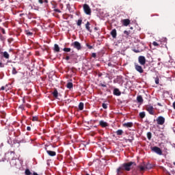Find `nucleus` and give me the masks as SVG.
Listing matches in <instances>:
<instances>
[{
	"mask_svg": "<svg viewBox=\"0 0 175 175\" xmlns=\"http://www.w3.org/2000/svg\"><path fill=\"white\" fill-rule=\"evenodd\" d=\"M134 162L124 163L117 169V174H124V172H129L132 165H134Z\"/></svg>",
	"mask_w": 175,
	"mask_h": 175,
	"instance_id": "obj_1",
	"label": "nucleus"
},
{
	"mask_svg": "<svg viewBox=\"0 0 175 175\" xmlns=\"http://www.w3.org/2000/svg\"><path fill=\"white\" fill-rule=\"evenodd\" d=\"M145 109L149 114L154 116V107H152V105H148L146 106Z\"/></svg>",
	"mask_w": 175,
	"mask_h": 175,
	"instance_id": "obj_2",
	"label": "nucleus"
},
{
	"mask_svg": "<svg viewBox=\"0 0 175 175\" xmlns=\"http://www.w3.org/2000/svg\"><path fill=\"white\" fill-rule=\"evenodd\" d=\"M83 10L85 13V14L91 15V8H90L89 5L84 4L83 5Z\"/></svg>",
	"mask_w": 175,
	"mask_h": 175,
	"instance_id": "obj_3",
	"label": "nucleus"
},
{
	"mask_svg": "<svg viewBox=\"0 0 175 175\" xmlns=\"http://www.w3.org/2000/svg\"><path fill=\"white\" fill-rule=\"evenodd\" d=\"M71 46L74 47V49H77V50H81V44L80 42L75 41L71 44Z\"/></svg>",
	"mask_w": 175,
	"mask_h": 175,
	"instance_id": "obj_4",
	"label": "nucleus"
},
{
	"mask_svg": "<svg viewBox=\"0 0 175 175\" xmlns=\"http://www.w3.org/2000/svg\"><path fill=\"white\" fill-rule=\"evenodd\" d=\"M152 151L156 154H158V155H162V150H161V148H158L157 146L152 147Z\"/></svg>",
	"mask_w": 175,
	"mask_h": 175,
	"instance_id": "obj_5",
	"label": "nucleus"
},
{
	"mask_svg": "<svg viewBox=\"0 0 175 175\" xmlns=\"http://www.w3.org/2000/svg\"><path fill=\"white\" fill-rule=\"evenodd\" d=\"M157 122L159 125H163L165 124V118L163 116H159L157 119Z\"/></svg>",
	"mask_w": 175,
	"mask_h": 175,
	"instance_id": "obj_6",
	"label": "nucleus"
},
{
	"mask_svg": "<svg viewBox=\"0 0 175 175\" xmlns=\"http://www.w3.org/2000/svg\"><path fill=\"white\" fill-rule=\"evenodd\" d=\"M135 68L137 72H139V73H143V72H144L143 68L137 64H135Z\"/></svg>",
	"mask_w": 175,
	"mask_h": 175,
	"instance_id": "obj_7",
	"label": "nucleus"
},
{
	"mask_svg": "<svg viewBox=\"0 0 175 175\" xmlns=\"http://www.w3.org/2000/svg\"><path fill=\"white\" fill-rule=\"evenodd\" d=\"M138 61L140 65H146V57L144 56H139Z\"/></svg>",
	"mask_w": 175,
	"mask_h": 175,
	"instance_id": "obj_8",
	"label": "nucleus"
},
{
	"mask_svg": "<svg viewBox=\"0 0 175 175\" xmlns=\"http://www.w3.org/2000/svg\"><path fill=\"white\" fill-rule=\"evenodd\" d=\"M99 125L102 126V128H106V126H109V124L104 120H100L99 122Z\"/></svg>",
	"mask_w": 175,
	"mask_h": 175,
	"instance_id": "obj_9",
	"label": "nucleus"
},
{
	"mask_svg": "<svg viewBox=\"0 0 175 175\" xmlns=\"http://www.w3.org/2000/svg\"><path fill=\"white\" fill-rule=\"evenodd\" d=\"M122 23L124 27H128V25L131 24V21H129V19H124L122 21Z\"/></svg>",
	"mask_w": 175,
	"mask_h": 175,
	"instance_id": "obj_10",
	"label": "nucleus"
},
{
	"mask_svg": "<svg viewBox=\"0 0 175 175\" xmlns=\"http://www.w3.org/2000/svg\"><path fill=\"white\" fill-rule=\"evenodd\" d=\"M46 152L50 157H55L57 155L55 151L46 150Z\"/></svg>",
	"mask_w": 175,
	"mask_h": 175,
	"instance_id": "obj_11",
	"label": "nucleus"
},
{
	"mask_svg": "<svg viewBox=\"0 0 175 175\" xmlns=\"http://www.w3.org/2000/svg\"><path fill=\"white\" fill-rule=\"evenodd\" d=\"M113 95H116V96H120L121 95V92L118 88L113 90Z\"/></svg>",
	"mask_w": 175,
	"mask_h": 175,
	"instance_id": "obj_12",
	"label": "nucleus"
},
{
	"mask_svg": "<svg viewBox=\"0 0 175 175\" xmlns=\"http://www.w3.org/2000/svg\"><path fill=\"white\" fill-rule=\"evenodd\" d=\"M123 126H125L126 128H132V126H133V122L124 123Z\"/></svg>",
	"mask_w": 175,
	"mask_h": 175,
	"instance_id": "obj_13",
	"label": "nucleus"
},
{
	"mask_svg": "<svg viewBox=\"0 0 175 175\" xmlns=\"http://www.w3.org/2000/svg\"><path fill=\"white\" fill-rule=\"evenodd\" d=\"M111 35L113 38H116L117 37V30L116 29H113L111 31Z\"/></svg>",
	"mask_w": 175,
	"mask_h": 175,
	"instance_id": "obj_14",
	"label": "nucleus"
},
{
	"mask_svg": "<svg viewBox=\"0 0 175 175\" xmlns=\"http://www.w3.org/2000/svg\"><path fill=\"white\" fill-rule=\"evenodd\" d=\"M137 100L138 103H143V102H144L143 97L142 96H138L137 97Z\"/></svg>",
	"mask_w": 175,
	"mask_h": 175,
	"instance_id": "obj_15",
	"label": "nucleus"
},
{
	"mask_svg": "<svg viewBox=\"0 0 175 175\" xmlns=\"http://www.w3.org/2000/svg\"><path fill=\"white\" fill-rule=\"evenodd\" d=\"M54 50L57 53H59V46H58V44H55V45H54Z\"/></svg>",
	"mask_w": 175,
	"mask_h": 175,
	"instance_id": "obj_16",
	"label": "nucleus"
},
{
	"mask_svg": "<svg viewBox=\"0 0 175 175\" xmlns=\"http://www.w3.org/2000/svg\"><path fill=\"white\" fill-rule=\"evenodd\" d=\"M53 95L55 98H58V91L55 90L53 92Z\"/></svg>",
	"mask_w": 175,
	"mask_h": 175,
	"instance_id": "obj_17",
	"label": "nucleus"
},
{
	"mask_svg": "<svg viewBox=\"0 0 175 175\" xmlns=\"http://www.w3.org/2000/svg\"><path fill=\"white\" fill-rule=\"evenodd\" d=\"M124 133V131L122 130H118L116 131V135H118V136H121V135H122Z\"/></svg>",
	"mask_w": 175,
	"mask_h": 175,
	"instance_id": "obj_18",
	"label": "nucleus"
},
{
	"mask_svg": "<svg viewBox=\"0 0 175 175\" xmlns=\"http://www.w3.org/2000/svg\"><path fill=\"white\" fill-rule=\"evenodd\" d=\"M79 110H83L84 109V103H80L79 105Z\"/></svg>",
	"mask_w": 175,
	"mask_h": 175,
	"instance_id": "obj_19",
	"label": "nucleus"
},
{
	"mask_svg": "<svg viewBox=\"0 0 175 175\" xmlns=\"http://www.w3.org/2000/svg\"><path fill=\"white\" fill-rule=\"evenodd\" d=\"M139 167L141 172H143L146 169V164L141 165Z\"/></svg>",
	"mask_w": 175,
	"mask_h": 175,
	"instance_id": "obj_20",
	"label": "nucleus"
},
{
	"mask_svg": "<svg viewBox=\"0 0 175 175\" xmlns=\"http://www.w3.org/2000/svg\"><path fill=\"white\" fill-rule=\"evenodd\" d=\"M3 57H4V58H6V59H9V53H8V52L5 51L3 53Z\"/></svg>",
	"mask_w": 175,
	"mask_h": 175,
	"instance_id": "obj_21",
	"label": "nucleus"
},
{
	"mask_svg": "<svg viewBox=\"0 0 175 175\" xmlns=\"http://www.w3.org/2000/svg\"><path fill=\"white\" fill-rule=\"evenodd\" d=\"M73 88V83L68 82L67 83V88H69L70 90V88Z\"/></svg>",
	"mask_w": 175,
	"mask_h": 175,
	"instance_id": "obj_22",
	"label": "nucleus"
},
{
	"mask_svg": "<svg viewBox=\"0 0 175 175\" xmlns=\"http://www.w3.org/2000/svg\"><path fill=\"white\" fill-rule=\"evenodd\" d=\"M139 117L141 118H144V117H146V112L143 111V112L139 113Z\"/></svg>",
	"mask_w": 175,
	"mask_h": 175,
	"instance_id": "obj_23",
	"label": "nucleus"
},
{
	"mask_svg": "<svg viewBox=\"0 0 175 175\" xmlns=\"http://www.w3.org/2000/svg\"><path fill=\"white\" fill-rule=\"evenodd\" d=\"M25 173L26 175H33V174H32L29 170H26Z\"/></svg>",
	"mask_w": 175,
	"mask_h": 175,
	"instance_id": "obj_24",
	"label": "nucleus"
},
{
	"mask_svg": "<svg viewBox=\"0 0 175 175\" xmlns=\"http://www.w3.org/2000/svg\"><path fill=\"white\" fill-rule=\"evenodd\" d=\"M85 28L87 30L90 31V22H87V23L85 24Z\"/></svg>",
	"mask_w": 175,
	"mask_h": 175,
	"instance_id": "obj_25",
	"label": "nucleus"
},
{
	"mask_svg": "<svg viewBox=\"0 0 175 175\" xmlns=\"http://www.w3.org/2000/svg\"><path fill=\"white\" fill-rule=\"evenodd\" d=\"M81 23H83V20L79 19L77 23L78 27H80L81 25Z\"/></svg>",
	"mask_w": 175,
	"mask_h": 175,
	"instance_id": "obj_26",
	"label": "nucleus"
},
{
	"mask_svg": "<svg viewBox=\"0 0 175 175\" xmlns=\"http://www.w3.org/2000/svg\"><path fill=\"white\" fill-rule=\"evenodd\" d=\"M70 48H64V49H63V51H66V53H69V52H70Z\"/></svg>",
	"mask_w": 175,
	"mask_h": 175,
	"instance_id": "obj_27",
	"label": "nucleus"
},
{
	"mask_svg": "<svg viewBox=\"0 0 175 175\" xmlns=\"http://www.w3.org/2000/svg\"><path fill=\"white\" fill-rule=\"evenodd\" d=\"M151 137H152L151 133H150V132H148V133H147V137H148V140H150V139H151Z\"/></svg>",
	"mask_w": 175,
	"mask_h": 175,
	"instance_id": "obj_28",
	"label": "nucleus"
},
{
	"mask_svg": "<svg viewBox=\"0 0 175 175\" xmlns=\"http://www.w3.org/2000/svg\"><path fill=\"white\" fill-rule=\"evenodd\" d=\"M146 169H151L152 167L151 166V164H145Z\"/></svg>",
	"mask_w": 175,
	"mask_h": 175,
	"instance_id": "obj_29",
	"label": "nucleus"
},
{
	"mask_svg": "<svg viewBox=\"0 0 175 175\" xmlns=\"http://www.w3.org/2000/svg\"><path fill=\"white\" fill-rule=\"evenodd\" d=\"M26 35H27V36H32V35H33V33L31 31H26Z\"/></svg>",
	"mask_w": 175,
	"mask_h": 175,
	"instance_id": "obj_30",
	"label": "nucleus"
},
{
	"mask_svg": "<svg viewBox=\"0 0 175 175\" xmlns=\"http://www.w3.org/2000/svg\"><path fill=\"white\" fill-rule=\"evenodd\" d=\"M124 35H126V36L127 37V36H129V33H131V32H130V31H126V30H125V31H124Z\"/></svg>",
	"mask_w": 175,
	"mask_h": 175,
	"instance_id": "obj_31",
	"label": "nucleus"
},
{
	"mask_svg": "<svg viewBox=\"0 0 175 175\" xmlns=\"http://www.w3.org/2000/svg\"><path fill=\"white\" fill-rule=\"evenodd\" d=\"M17 74V71L16 70V68H12V75H16Z\"/></svg>",
	"mask_w": 175,
	"mask_h": 175,
	"instance_id": "obj_32",
	"label": "nucleus"
},
{
	"mask_svg": "<svg viewBox=\"0 0 175 175\" xmlns=\"http://www.w3.org/2000/svg\"><path fill=\"white\" fill-rule=\"evenodd\" d=\"M155 83H156V84H159V78H158V77L155 78Z\"/></svg>",
	"mask_w": 175,
	"mask_h": 175,
	"instance_id": "obj_33",
	"label": "nucleus"
},
{
	"mask_svg": "<svg viewBox=\"0 0 175 175\" xmlns=\"http://www.w3.org/2000/svg\"><path fill=\"white\" fill-rule=\"evenodd\" d=\"M102 106H103V107L104 109H107V104H106V103H103Z\"/></svg>",
	"mask_w": 175,
	"mask_h": 175,
	"instance_id": "obj_34",
	"label": "nucleus"
},
{
	"mask_svg": "<svg viewBox=\"0 0 175 175\" xmlns=\"http://www.w3.org/2000/svg\"><path fill=\"white\" fill-rule=\"evenodd\" d=\"M92 57L93 58H95V57H96V53H93L92 54Z\"/></svg>",
	"mask_w": 175,
	"mask_h": 175,
	"instance_id": "obj_35",
	"label": "nucleus"
},
{
	"mask_svg": "<svg viewBox=\"0 0 175 175\" xmlns=\"http://www.w3.org/2000/svg\"><path fill=\"white\" fill-rule=\"evenodd\" d=\"M33 121H38V117L36 116L33 117Z\"/></svg>",
	"mask_w": 175,
	"mask_h": 175,
	"instance_id": "obj_36",
	"label": "nucleus"
},
{
	"mask_svg": "<svg viewBox=\"0 0 175 175\" xmlns=\"http://www.w3.org/2000/svg\"><path fill=\"white\" fill-rule=\"evenodd\" d=\"M153 46H159L158 42H153Z\"/></svg>",
	"mask_w": 175,
	"mask_h": 175,
	"instance_id": "obj_37",
	"label": "nucleus"
},
{
	"mask_svg": "<svg viewBox=\"0 0 175 175\" xmlns=\"http://www.w3.org/2000/svg\"><path fill=\"white\" fill-rule=\"evenodd\" d=\"M70 59V57H69V56L66 57V61H69Z\"/></svg>",
	"mask_w": 175,
	"mask_h": 175,
	"instance_id": "obj_38",
	"label": "nucleus"
},
{
	"mask_svg": "<svg viewBox=\"0 0 175 175\" xmlns=\"http://www.w3.org/2000/svg\"><path fill=\"white\" fill-rule=\"evenodd\" d=\"M1 32H2V33H3V34H5L6 33L5 32V29H1Z\"/></svg>",
	"mask_w": 175,
	"mask_h": 175,
	"instance_id": "obj_39",
	"label": "nucleus"
},
{
	"mask_svg": "<svg viewBox=\"0 0 175 175\" xmlns=\"http://www.w3.org/2000/svg\"><path fill=\"white\" fill-rule=\"evenodd\" d=\"M27 131H31V127L30 126H27Z\"/></svg>",
	"mask_w": 175,
	"mask_h": 175,
	"instance_id": "obj_40",
	"label": "nucleus"
},
{
	"mask_svg": "<svg viewBox=\"0 0 175 175\" xmlns=\"http://www.w3.org/2000/svg\"><path fill=\"white\" fill-rule=\"evenodd\" d=\"M39 3H43V0H38Z\"/></svg>",
	"mask_w": 175,
	"mask_h": 175,
	"instance_id": "obj_41",
	"label": "nucleus"
},
{
	"mask_svg": "<svg viewBox=\"0 0 175 175\" xmlns=\"http://www.w3.org/2000/svg\"><path fill=\"white\" fill-rule=\"evenodd\" d=\"M88 49H92V46H91V45H88Z\"/></svg>",
	"mask_w": 175,
	"mask_h": 175,
	"instance_id": "obj_42",
	"label": "nucleus"
},
{
	"mask_svg": "<svg viewBox=\"0 0 175 175\" xmlns=\"http://www.w3.org/2000/svg\"><path fill=\"white\" fill-rule=\"evenodd\" d=\"M0 68H3V64L1 62H0Z\"/></svg>",
	"mask_w": 175,
	"mask_h": 175,
	"instance_id": "obj_43",
	"label": "nucleus"
},
{
	"mask_svg": "<svg viewBox=\"0 0 175 175\" xmlns=\"http://www.w3.org/2000/svg\"><path fill=\"white\" fill-rule=\"evenodd\" d=\"M100 85H101V87H106V85L103 84V83H101Z\"/></svg>",
	"mask_w": 175,
	"mask_h": 175,
	"instance_id": "obj_44",
	"label": "nucleus"
},
{
	"mask_svg": "<svg viewBox=\"0 0 175 175\" xmlns=\"http://www.w3.org/2000/svg\"><path fill=\"white\" fill-rule=\"evenodd\" d=\"M1 91H3V90H5V87H1Z\"/></svg>",
	"mask_w": 175,
	"mask_h": 175,
	"instance_id": "obj_45",
	"label": "nucleus"
},
{
	"mask_svg": "<svg viewBox=\"0 0 175 175\" xmlns=\"http://www.w3.org/2000/svg\"><path fill=\"white\" fill-rule=\"evenodd\" d=\"M19 107H20V109H24V106L23 105H21Z\"/></svg>",
	"mask_w": 175,
	"mask_h": 175,
	"instance_id": "obj_46",
	"label": "nucleus"
},
{
	"mask_svg": "<svg viewBox=\"0 0 175 175\" xmlns=\"http://www.w3.org/2000/svg\"><path fill=\"white\" fill-rule=\"evenodd\" d=\"M158 106H162V104H161L160 103H157Z\"/></svg>",
	"mask_w": 175,
	"mask_h": 175,
	"instance_id": "obj_47",
	"label": "nucleus"
},
{
	"mask_svg": "<svg viewBox=\"0 0 175 175\" xmlns=\"http://www.w3.org/2000/svg\"><path fill=\"white\" fill-rule=\"evenodd\" d=\"M174 165H175V162H174Z\"/></svg>",
	"mask_w": 175,
	"mask_h": 175,
	"instance_id": "obj_48",
	"label": "nucleus"
}]
</instances>
